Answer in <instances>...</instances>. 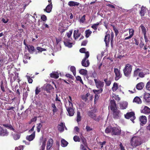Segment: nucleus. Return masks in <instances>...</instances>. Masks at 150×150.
I'll list each match as a JSON object with an SVG mask.
<instances>
[{
	"label": "nucleus",
	"mask_w": 150,
	"mask_h": 150,
	"mask_svg": "<svg viewBox=\"0 0 150 150\" xmlns=\"http://www.w3.org/2000/svg\"><path fill=\"white\" fill-rule=\"evenodd\" d=\"M142 70V69H139V68H137L136 70H135L134 71V74L136 75H137L138 73L139 72V71H141Z\"/></svg>",
	"instance_id": "0e129e2a"
},
{
	"label": "nucleus",
	"mask_w": 150,
	"mask_h": 150,
	"mask_svg": "<svg viewBox=\"0 0 150 150\" xmlns=\"http://www.w3.org/2000/svg\"><path fill=\"white\" fill-rule=\"evenodd\" d=\"M81 113L79 111H77V119L76 121L77 122H79L81 121Z\"/></svg>",
	"instance_id": "2f4dec72"
},
{
	"label": "nucleus",
	"mask_w": 150,
	"mask_h": 150,
	"mask_svg": "<svg viewBox=\"0 0 150 150\" xmlns=\"http://www.w3.org/2000/svg\"><path fill=\"white\" fill-rule=\"evenodd\" d=\"M133 102H135L138 104H140L142 103V100L139 97L136 96L134 98L133 100Z\"/></svg>",
	"instance_id": "cd10ccee"
},
{
	"label": "nucleus",
	"mask_w": 150,
	"mask_h": 150,
	"mask_svg": "<svg viewBox=\"0 0 150 150\" xmlns=\"http://www.w3.org/2000/svg\"><path fill=\"white\" fill-rule=\"evenodd\" d=\"M86 60L83 59L81 62V64L82 66L87 67L89 66L90 63L89 60H87L86 62Z\"/></svg>",
	"instance_id": "a211bd4d"
},
{
	"label": "nucleus",
	"mask_w": 150,
	"mask_h": 150,
	"mask_svg": "<svg viewBox=\"0 0 150 150\" xmlns=\"http://www.w3.org/2000/svg\"><path fill=\"white\" fill-rule=\"evenodd\" d=\"M145 74L144 72H141L139 73L138 76L139 77L141 78H143L144 77Z\"/></svg>",
	"instance_id": "bf43d9fd"
},
{
	"label": "nucleus",
	"mask_w": 150,
	"mask_h": 150,
	"mask_svg": "<svg viewBox=\"0 0 150 150\" xmlns=\"http://www.w3.org/2000/svg\"><path fill=\"white\" fill-rule=\"evenodd\" d=\"M112 116L114 119H119L120 117V111L118 109L112 111Z\"/></svg>",
	"instance_id": "6e6552de"
},
{
	"label": "nucleus",
	"mask_w": 150,
	"mask_h": 150,
	"mask_svg": "<svg viewBox=\"0 0 150 150\" xmlns=\"http://www.w3.org/2000/svg\"><path fill=\"white\" fill-rule=\"evenodd\" d=\"M23 146H21L18 147H16L15 150H23Z\"/></svg>",
	"instance_id": "69168bd1"
},
{
	"label": "nucleus",
	"mask_w": 150,
	"mask_h": 150,
	"mask_svg": "<svg viewBox=\"0 0 150 150\" xmlns=\"http://www.w3.org/2000/svg\"><path fill=\"white\" fill-rule=\"evenodd\" d=\"M36 49L39 52H41L43 51H46V49L43 48L39 47H37Z\"/></svg>",
	"instance_id": "3c124183"
},
{
	"label": "nucleus",
	"mask_w": 150,
	"mask_h": 150,
	"mask_svg": "<svg viewBox=\"0 0 150 150\" xmlns=\"http://www.w3.org/2000/svg\"><path fill=\"white\" fill-rule=\"evenodd\" d=\"M139 28H140L142 30V32L144 35H146V28L142 24L140 26Z\"/></svg>",
	"instance_id": "f704fd0d"
},
{
	"label": "nucleus",
	"mask_w": 150,
	"mask_h": 150,
	"mask_svg": "<svg viewBox=\"0 0 150 150\" xmlns=\"http://www.w3.org/2000/svg\"><path fill=\"white\" fill-rule=\"evenodd\" d=\"M65 127V125L63 122H61L58 126V130L60 132H63L64 130V127Z\"/></svg>",
	"instance_id": "412c9836"
},
{
	"label": "nucleus",
	"mask_w": 150,
	"mask_h": 150,
	"mask_svg": "<svg viewBox=\"0 0 150 150\" xmlns=\"http://www.w3.org/2000/svg\"><path fill=\"white\" fill-rule=\"evenodd\" d=\"M118 89V84L116 83L115 82L113 84V86L112 88V90L113 92H115Z\"/></svg>",
	"instance_id": "473e14b6"
},
{
	"label": "nucleus",
	"mask_w": 150,
	"mask_h": 150,
	"mask_svg": "<svg viewBox=\"0 0 150 150\" xmlns=\"http://www.w3.org/2000/svg\"><path fill=\"white\" fill-rule=\"evenodd\" d=\"M90 94L89 93H87L85 95L82 96V99L85 101L86 102L88 99V97L89 96Z\"/></svg>",
	"instance_id": "c9c22d12"
},
{
	"label": "nucleus",
	"mask_w": 150,
	"mask_h": 150,
	"mask_svg": "<svg viewBox=\"0 0 150 150\" xmlns=\"http://www.w3.org/2000/svg\"><path fill=\"white\" fill-rule=\"evenodd\" d=\"M28 52L30 53H32L34 52L35 48L32 45H28L27 47Z\"/></svg>",
	"instance_id": "5701e85b"
},
{
	"label": "nucleus",
	"mask_w": 150,
	"mask_h": 150,
	"mask_svg": "<svg viewBox=\"0 0 150 150\" xmlns=\"http://www.w3.org/2000/svg\"><path fill=\"white\" fill-rule=\"evenodd\" d=\"M146 88L147 90L150 91V81H148L147 83Z\"/></svg>",
	"instance_id": "864d4df0"
},
{
	"label": "nucleus",
	"mask_w": 150,
	"mask_h": 150,
	"mask_svg": "<svg viewBox=\"0 0 150 150\" xmlns=\"http://www.w3.org/2000/svg\"><path fill=\"white\" fill-rule=\"evenodd\" d=\"M144 86L143 82H140L138 83L136 86V88L138 90H141Z\"/></svg>",
	"instance_id": "393cba45"
},
{
	"label": "nucleus",
	"mask_w": 150,
	"mask_h": 150,
	"mask_svg": "<svg viewBox=\"0 0 150 150\" xmlns=\"http://www.w3.org/2000/svg\"><path fill=\"white\" fill-rule=\"evenodd\" d=\"M79 3L73 1H69L68 3V5L70 6H78L79 5Z\"/></svg>",
	"instance_id": "6ab92c4d"
},
{
	"label": "nucleus",
	"mask_w": 150,
	"mask_h": 150,
	"mask_svg": "<svg viewBox=\"0 0 150 150\" xmlns=\"http://www.w3.org/2000/svg\"><path fill=\"white\" fill-rule=\"evenodd\" d=\"M79 73L83 75H86L87 74L88 72L87 71L84 69H81L79 70Z\"/></svg>",
	"instance_id": "58836bf2"
},
{
	"label": "nucleus",
	"mask_w": 150,
	"mask_h": 150,
	"mask_svg": "<svg viewBox=\"0 0 150 150\" xmlns=\"http://www.w3.org/2000/svg\"><path fill=\"white\" fill-rule=\"evenodd\" d=\"M8 133L9 132L7 131L6 128L0 126V136H7L8 135Z\"/></svg>",
	"instance_id": "1a4fd4ad"
},
{
	"label": "nucleus",
	"mask_w": 150,
	"mask_h": 150,
	"mask_svg": "<svg viewBox=\"0 0 150 150\" xmlns=\"http://www.w3.org/2000/svg\"><path fill=\"white\" fill-rule=\"evenodd\" d=\"M132 40L133 41V44H135L137 45H138L139 44V41L137 40L135 38H133L132 39Z\"/></svg>",
	"instance_id": "09e8293b"
},
{
	"label": "nucleus",
	"mask_w": 150,
	"mask_h": 150,
	"mask_svg": "<svg viewBox=\"0 0 150 150\" xmlns=\"http://www.w3.org/2000/svg\"><path fill=\"white\" fill-rule=\"evenodd\" d=\"M17 79V73H16V74H15V76H14L13 77V80L12 79H11L10 80V82L11 83H13L14 81H16V79Z\"/></svg>",
	"instance_id": "4d7b16f0"
},
{
	"label": "nucleus",
	"mask_w": 150,
	"mask_h": 150,
	"mask_svg": "<svg viewBox=\"0 0 150 150\" xmlns=\"http://www.w3.org/2000/svg\"><path fill=\"white\" fill-rule=\"evenodd\" d=\"M132 66L129 64H126L123 69L124 74L126 76H128L131 74Z\"/></svg>",
	"instance_id": "f03ea898"
},
{
	"label": "nucleus",
	"mask_w": 150,
	"mask_h": 150,
	"mask_svg": "<svg viewBox=\"0 0 150 150\" xmlns=\"http://www.w3.org/2000/svg\"><path fill=\"white\" fill-rule=\"evenodd\" d=\"M72 32L73 30H70L69 32L67 33V35L68 38H69L71 37L72 33Z\"/></svg>",
	"instance_id": "13d9d810"
},
{
	"label": "nucleus",
	"mask_w": 150,
	"mask_h": 150,
	"mask_svg": "<svg viewBox=\"0 0 150 150\" xmlns=\"http://www.w3.org/2000/svg\"><path fill=\"white\" fill-rule=\"evenodd\" d=\"M0 87H1V90L3 92H5V90L4 86L3 85V82L2 81H1V84L0 85Z\"/></svg>",
	"instance_id": "e2e57ef3"
},
{
	"label": "nucleus",
	"mask_w": 150,
	"mask_h": 150,
	"mask_svg": "<svg viewBox=\"0 0 150 150\" xmlns=\"http://www.w3.org/2000/svg\"><path fill=\"white\" fill-rule=\"evenodd\" d=\"M74 141L75 142H80L81 139L79 136L76 135L75 136L73 137Z\"/></svg>",
	"instance_id": "a18cd8bd"
},
{
	"label": "nucleus",
	"mask_w": 150,
	"mask_h": 150,
	"mask_svg": "<svg viewBox=\"0 0 150 150\" xmlns=\"http://www.w3.org/2000/svg\"><path fill=\"white\" fill-rule=\"evenodd\" d=\"M87 114L88 116L92 118L94 120L98 122L100 121L101 118L100 115L97 117L96 115L94 113L92 110L88 111Z\"/></svg>",
	"instance_id": "7ed1b4c3"
},
{
	"label": "nucleus",
	"mask_w": 150,
	"mask_h": 150,
	"mask_svg": "<svg viewBox=\"0 0 150 150\" xmlns=\"http://www.w3.org/2000/svg\"><path fill=\"white\" fill-rule=\"evenodd\" d=\"M64 44L66 46L71 48L72 47V43L69 42L67 40H65L64 41Z\"/></svg>",
	"instance_id": "c756f323"
},
{
	"label": "nucleus",
	"mask_w": 150,
	"mask_h": 150,
	"mask_svg": "<svg viewBox=\"0 0 150 150\" xmlns=\"http://www.w3.org/2000/svg\"><path fill=\"white\" fill-rule=\"evenodd\" d=\"M121 130L120 128L117 127H112L111 134L112 135H119L121 134Z\"/></svg>",
	"instance_id": "423d86ee"
},
{
	"label": "nucleus",
	"mask_w": 150,
	"mask_h": 150,
	"mask_svg": "<svg viewBox=\"0 0 150 150\" xmlns=\"http://www.w3.org/2000/svg\"><path fill=\"white\" fill-rule=\"evenodd\" d=\"M125 117L127 119H130L133 123L134 122V120L136 118L135 113L133 112L127 113L125 115Z\"/></svg>",
	"instance_id": "20e7f679"
},
{
	"label": "nucleus",
	"mask_w": 150,
	"mask_h": 150,
	"mask_svg": "<svg viewBox=\"0 0 150 150\" xmlns=\"http://www.w3.org/2000/svg\"><path fill=\"white\" fill-rule=\"evenodd\" d=\"M86 129L87 132L92 131L93 130V129L88 125L86 126Z\"/></svg>",
	"instance_id": "052dcab7"
},
{
	"label": "nucleus",
	"mask_w": 150,
	"mask_h": 150,
	"mask_svg": "<svg viewBox=\"0 0 150 150\" xmlns=\"http://www.w3.org/2000/svg\"><path fill=\"white\" fill-rule=\"evenodd\" d=\"M94 81L96 87L97 88H102L104 86V83L99 79H94Z\"/></svg>",
	"instance_id": "0eeeda50"
},
{
	"label": "nucleus",
	"mask_w": 150,
	"mask_h": 150,
	"mask_svg": "<svg viewBox=\"0 0 150 150\" xmlns=\"http://www.w3.org/2000/svg\"><path fill=\"white\" fill-rule=\"evenodd\" d=\"M51 107L53 108L52 111L53 112V114H54V113L56 112L57 111V109L54 103H52Z\"/></svg>",
	"instance_id": "e433bc0d"
},
{
	"label": "nucleus",
	"mask_w": 150,
	"mask_h": 150,
	"mask_svg": "<svg viewBox=\"0 0 150 150\" xmlns=\"http://www.w3.org/2000/svg\"><path fill=\"white\" fill-rule=\"evenodd\" d=\"M86 49L85 48H82L79 50V51L81 53H85L86 52Z\"/></svg>",
	"instance_id": "774afa93"
},
{
	"label": "nucleus",
	"mask_w": 150,
	"mask_h": 150,
	"mask_svg": "<svg viewBox=\"0 0 150 150\" xmlns=\"http://www.w3.org/2000/svg\"><path fill=\"white\" fill-rule=\"evenodd\" d=\"M40 92V89H38V87H37L35 90V94L36 95H38Z\"/></svg>",
	"instance_id": "338daca9"
},
{
	"label": "nucleus",
	"mask_w": 150,
	"mask_h": 150,
	"mask_svg": "<svg viewBox=\"0 0 150 150\" xmlns=\"http://www.w3.org/2000/svg\"><path fill=\"white\" fill-rule=\"evenodd\" d=\"M26 77L28 80V83H32L33 81V80L32 79L31 77L30 76L28 75H26Z\"/></svg>",
	"instance_id": "49530a36"
},
{
	"label": "nucleus",
	"mask_w": 150,
	"mask_h": 150,
	"mask_svg": "<svg viewBox=\"0 0 150 150\" xmlns=\"http://www.w3.org/2000/svg\"><path fill=\"white\" fill-rule=\"evenodd\" d=\"M144 98L146 102L147 103L150 102V94L149 93H147L145 94Z\"/></svg>",
	"instance_id": "bb28decb"
},
{
	"label": "nucleus",
	"mask_w": 150,
	"mask_h": 150,
	"mask_svg": "<svg viewBox=\"0 0 150 150\" xmlns=\"http://www.w3.org/2000/svg\"><path fill=\"white\" fill-rule=\"evenodd\" d=\"M52 7V5L51 3V4H49L47 6L45 9H44V11L47 13H50L51 11Z\"/></svg>",
	"instance_id": "4be33fe9"
},
{
	"label": "nucleus",
	"mask_w": 150,
	"mask_h": 150,
	"mask_svg": "<svg viewBox=\"0 0 150 150\" xmlns=\"http://www.w3.org/2000/svg\"><path fill=\"white\" fill-rule=\"evenodd\" d=\"M53 140L52 139H50L47 142L46 150H50L52 147L53 144Z\"/></svg>",
	"instance_id": "f8f14e48"
},
{
	"label": "nucleus",
	"mask_w": 150,
	"mask_h": 150,
	"mask_svg": "<svg viewBox=\"0 0 150 150\" xmlns=\"http://www.w3.org/2000/svg\"><path fill=\"white\" fill-rule=\"evenodd\" d=\"M114 72L116 76L115 78V80L117 81L121 77L122 74L120 73V70L118 69L114 68Z\"/></svg>",
	"instance_id": "9d476101"
},
{
	"label": "nucleus",
	"mask_w": 150,
	"mask_h": 150,
	"mask_svg": "<svg viewBox=\"0 0 150 150\" xmlns=\"http://www.w3.org/2000/svg\"><path fill=\"white\" fill-rule=\"evenodd\" d=\"M41 19L43 21H45L47 20V17L45 15H43L41 16Z\"/></svg>",
	"instance_id": "680f3d73"
},
{
	"label": "nucleus",
	"mask_w": 150,
	"mask_h": 150,
	"mask_svg": "<svg viewBox=\"0 0 150 150\" xmlns=\"http://www.w3.org/2000/svg\"><path fill=\"white\" fill-rule=\"evenodd\" d=\"M131 143L132 146L136 147L141 145L142 143V141L140 137L134 136L131 139Z\"/></svg>",
	"instance_id": "f257e3e1"
},
{
	"label": "nucleus",
	"mask_w": 150,
	"mask_h": 150,
	"mask_svg": "<svg viewBox=\"0 0 150 150\" xmlns=\"http://www.w3.org/2000/svg\"><path fill=\"white\" fill-rule=\"evenodd\" d=\"M99 90H93V91L95 94H98L101 93L103 91V89L102 88H99Z\"/></svg>",
	"instance_id": "72a5a7b5"
},
{
	"label": "nucleus",
	"mask_w": 150,
	"mask_h": 150,
	"mask_svg": "<svg viewBox=\"0 0 150 150\" xmlns=\"http://www.w3.org/2000/svg\"><path fill=\"white\" fill-rule=\"evenodd\" d=\"M112 127H107L105 130V133L108 134L110 133L111 131L112 132Z\"/></svg>",
	"instance_id": "a19ab883"
},
{
	"label": "nucleus",
	"mask_w": 150,
	"mask_h": 150,
	"mask_svg": "<svg viewBox=\"0 0 150 150\" xmlns=\"http://www.w3.org/2000/svg\"><path fill=\"white\" fill-rule=\"evenodd\" d=\"M58 30L62 34L65 31V29L62 26L59 27Z\"/></svg>",
	"instance_id": "8fccbe9b"
},
{
	"label": "nucleus",
	"mask_w": 150,
	"mask_h": 150,
	"mask_svg": "<svg viewBox=\"0 0 150 150\" xmlns=\"http://www.w3.org/2000/svg\"><path fill=\"white\" fill-rule=\"evenodd\" d=\"M110 35L107 33L105 36L104 41L105 43L106 46H108L110 41Z\"/></svg>",
	"instance_id": "ddd939ff"
},
{
	"label": "nucleus",
	"mask_w": 150,
	"mask_h": 150,
	"mask_svg": "<svg viewBox=\"0 0 150 150\" xmlns=\"http://www.w3.org/2000/svg\"><path fill=\"white\" fill-rule=\"evenodd\" d=\"M110 109L112 111L117 109L115 101L114 100H111L110 101Z\"/></svg>",
	"instance_id": "9b49d317"
},
{
	"label": "nucleus",
	"mask_w": 150,
	"mask_h": 150,
	"mask_svg": "<svg viewBox=\"0 0 150 150\" xmlns=\"http://www.w3.org/2000/svg\"><path fill=\"white\" fill-rule=\"evenodd\" d=\"M85 37L88 38L89 37L92 33V32L90 30L88 29L85 31Z\"/></svg>",
	"instance_id": "7c9ffc66"
},
{
	"label": "nucleus",
	"mask_w": 150,
	"mask_h": 150,
	"mask_svg": "<svg viewBox=\"0 0 150 150\" xmlns=\"http://www.w3.org/2000/svg\"><path fill=\"white\" fill-rule=\"evenodd\" d=\"M70 70L73 72L74 75L75 76L76 74L75 67L73 66H71L70 67Z\"/></svg>",
	"instance_id": "79ce46f5"
},
{
	"label": "nucleus",
	"mask_w": 150,
	"mask_h": 150,
	"mask_svg": "<svg viewBox=\"0 0 150 150\" xmlns=\"http://www.w3.org/2000/svg\"><path fill=\"white\" fill-rule=\"evenodd\" d=\"M35 137V131H34L33 132L31 135L28 136L26 137V139L29 141H30L33 140Z\"/></svg>",
	"instance_id": "dca6fc26"
},
{
	"label": "nucleus",
	"mask_w": 150,
	"mask_h": 150,
	"mask_svg": "<svg viewBox=\"0 0 150 150\" xmlns=\"http://www.w3.org/2000/svg\"><path fill=\"white\" fill-rule=\"evenodd\" d=\"M46 143V140H44L42 142V150H44L45 148V144Z\"/></svg>",
	"instance_id": "5fc2aeb1"
},
{
	"label": "nucleus",
	"mask_w": 150,
	"mask_h": 150,
	"mask_svg": "<svg viewBox=\"0 0 150 150\" xmlns=\"http://www.w3.org/2000/svg\"><path fill=\"white\" fill-rule=\"evenodd\" d=\"M82 142L84 146L86 147H88L86 140L84 138H82L81 139Z\"/></svg>",
	"instance_id": "c03bdc74"
},
{
	"label": "nucleus",
	"mask_w": 150,
	"mask_h": 150,
	"mask_svg": "<svg viewBox=\"0 0 150 150\" xmlns=\"http://www.w3.org/2000/svg\"><path fill=\"white\" fill-rule=\"evenodd\" d=\"M128 103L126 102H123L120 104V107L122 110L125 109L127 107Z\"/></svg>",
	"instance_id": "aec40b11"
},
{
	"label": "nucleus",
	"mask_w": 150,
	"mask_h": 150,
	"mask_svg": "<svg viewBox=\"0 0 150 150\" xmlns=\"http://www.w3.org/2000/svg\"><path fill=\"white\" fill-rule=\"evenodd\" d=\"M85 53V57L83 59L86 60V59L89 57V54L88 52L87 51Z\"/></svg>",
	"instance_id": "6e6d98bb"
},
{
	"label": "nucleus",
	"mask_w": 150,
	"mask_h": 150,
	"mask_svg": "<svg viewBox=\"0 0 150 150\" xmlns=\"http://www.w3.org/2000/svg\"><path fill=\"white\" fill-rule=\"evenodd\" d=\"M139 120L142 124H145L147 122L146 117L145 116H142L139 117Z\"/></svg>",
	"instance_id": "f3484780"
},
{
	"label": "nucleus",
	"mask_w": 150,
	"mask_h": 150,
	"mask_svg": "<svg viewBox=\"0 0 150 150\" xmlns=\"http://www.w3.org/2000/svg\"><path fill=\"white\" fill-rule=\"evenodd\" d=\"M141 112L145 114H149L150 113V109L146 106L144 107L142 110H141Z\"/></svg>",
	"instance_id": "2eb2a0df"
},
{
	"label": "nucleus",
	"mask_w": 150,
	"mask_h": 150,
	"mask_svg": "<svg viewBox=\"0 0 150 150\" xmlns=\"http://www.w3.org/2000/svg\"><path fill=\"white\" fill-rule=\"evenodd\" d=\"M105 83V86H110L111 83V81L110 80L108 79V78H106L104 80Z\"/></svg>",
	"instance_id": "4c0bfd02"
},
{
	"label": "nucleus",
	"mask_w": 150,
	"mask_h": 150,
	"mask_svg": "<svg viewBox=\"0 0 150 150\" xmlns=\"http://www.w3.org/2000/svg\"><path fill=\"white\" fill-rule=\"evenodd\" d=\"M20 137V135L18 134L15 133L13 135V137L15 140L19 139Z\"/></svg>",
	"instance_id": "ea45409f"
},
{
	"label": "nucleus",
	"mask_w": 150,
	"mask_h": 150,
	"mask_svg": "<svg viewBox=\"0 0 150 150\" xmlns=\"http://www.w3.org/2000/svg\"><path fill=\"white\" fill-rule=\"evenodd\" d=\"M81 35V33H79V30H74V40H76Z\"/></svg>",
	"instance_id": "4468645a"
},
{
	"label": "nucleus",
	"mask_w": 150,
	"mask_h": 150,
	"mask_svg": "<svg viewBox=\"0 0 150 150\" xmlns=\"http://www.w3.org/2000/svg\"><path fill=\"white\" fill-rule=\"evenodd\" d=\"M69 103V105L68 107H66V108L69 116H71L74 115V111L73 108V107L72 103H70V102Z\"/></svg>",
	"instance_id": "39448f33"
},
{
	"label": "nucleus",
	"mask_w": 150,
	"mask_h": 150,
	"mask_svg": "<svg viewBox=\"0 0 150 150\" xmlns=\"http://www.w3.org/2000/svg\"><path fill=\"white\" fill-rule=\"evenodd\" d=\"M112 26L113 27V30L115 33V35L116 36H117V35L118 34L119 31L115 27V26L112 25Z\"/></svg>",
	"instance_id": "de8ad7c7"
},
{
	"label": "nucleus",
	"mask_w": 150,
	"mask_h": 150,
	"mask_svg": "<svg viewBox=\"0 0 150 150\" xmlns=\"http://www.w3.org/2000/svg\"><path fill=\"white\" fill-rule=\"evenodd\" d=\"M146 8L142 6L141 8V10L139 11V14L140 16H144L146 13Z\"/></svg>",
	"instance_id": "b1692460"
},
{
	"label": "nucleus",
	"mask_w": 150,
	"mask_h": 150,
	"mask_svg": "<svg viewBox=\"0 0 150 150\" xmlns=\"http://www.w3.org/2000/svg\"><path fill=\"white\" fill-rule=\"evenodd\" d=\"M85 17L86 15H83L80 19V22L83 23L86 20Z\"/></svg>",
	"instance_id": "603ef678"
},
{
	"label": "nucleus",
	"mask_w": 150,
	"mask_h": 150,
	"mask_svg": "<svg viewBox=\"0 0 150 150\" xmlns=\"http://www.w3.org/2000/svg\"><path fill=\"white\" fill-rule=\"evenodd\" d=\"M50 76L56 79H57L59 77V73L57 72H52L50 74Z\"/></svg>",
	"instance_id": "a878e982"
},
{
	"label": "nucleus",
	"mask_w": 150,
	"mask_h": 150,
	"mask_svg": "<svg viewBox=\"0 0 150 150\" xmlns=\"http://www.w3.org/2000/svg\"><path fill=\"white\" fill-rule=\"evenodd\" d=\"M37 130L38 132H40L41 127H42V125L41 123H39L37 125Z\"/></svg>",
	"instance_id": "37998d69"
},
{
	"label": "nucleus",
	"mask_w": 150,
	"mask_h": 150,
	"mask_svg": "<svg viewBox=\"0 0 150 150\" xmlns=\"http://www.w3.org/2000/svg\"><path fill=\"white\" fill-rule=\"evenodd\" d=\"M61 146L63 147L66 146L68 144V143L64 139H62L61 140Z\"/></svg>",
	"instance_id": "c85d7f7f"
}]
</instances>
